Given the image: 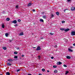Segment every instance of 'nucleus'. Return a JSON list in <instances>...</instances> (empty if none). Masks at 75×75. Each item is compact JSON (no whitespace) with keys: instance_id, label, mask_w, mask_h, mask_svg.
<instances>
[{"instance_id":"nucleus-50","label":"nucleus","mask_w":75,"mask_h":75,"mask_svg":"<svg viewBox=\"0 0 75 75\" xmlns=\"http://www.w3.org/2000/svg\"><path fill=\"white\" fill-rule=\"evenodd\" d=\"M0 75H3V74H1Z\"/></svg>"},{"instance_id":"nucleus-34","label":"nucleus","mask_w":75,"mask_h":75,"mask_svg":"<svg viewBox=\"0 0 75 75\" xmlns=\"http://www.w3.org/2000/svg\"><path fill=\"white\" fill-rule=\"evenodd\" d=\"M18 6H16V8H18Z\"/></svg>"},{"instance_id":"nucleus-24","label":"nucleus","mask_w":75,"mask_h":75,"mask_svg":"<svg viewBox=\"0 0 75 75\" xmlns=\"http://www.w3.org/2000/svg\"><path fill=\"white\" fill-rule=\"evenodd\" d=\"M54 73H57V70H55L54 71Z\"/></svg>"},{"instance_id":"nucleus-19","label":"nucleus","mask_w":75,"mask_h":75,"mask_svg":"<svg viewBox=\"0 0 75 75\" xmlns=\"http://www.w3.org/2000/svg\"><path fill=\"white\" fill-rule=\"evenodd\" d=\"M43 18L44 19L46 18V16H43Z\"/></svg>"},{"instance_id":"nucleus-3","label":"nucleus","mask_w":75,"mask_h":75,"mask_svg":"<svg viewBox=\"0 0 75 75\" xmlns=\"http://www.w3.org/2000/svg\"><path fill=\"white\" fill-rule=\"evenodd\" d=\"M13 60L11 59H8V61H9V62H12Z\"/></svg>"},{"instance_id":"nucleus-31","label":"nucleus","mask_w":75,"mask_h":75,"mask_svg":"<svg viewBox=\"0 0 75 75\" xmlns=\"http://www.w3.org/2000/svg\"><path fill=\"white\" fill-rule=\"evenodd\" d=\"M18 22H20V21H21V20L20 19H18Z\"/></svg>"},{"instance_id":"nucleus-22","label":"nucleus","mask_w":75,"mask_h":75,"mask_svg":"<svg viewBox=\"0 0 75 75\" xmlns=\"http://www.w3.org/2000/svg\"><path fill=\"white\" fill-rule=\"evenodd\" d=\"M42 71H43V72H45V69H42Z\"/></svg>"},{"instance_id":"nucleus-33","label":"nucleus","mask_w":75,"mask_h":75,"mask_svg":"<svg viewBox=\"0 0 75 75\" xmlns=\"http://www.w3.org/2000/svg\"><path fill=\"white\" fill-rule=\"evenodd\" d=\"M54 47L56 48L57 47V45H55L54 46Z\"/></svg>"},{"instance_id":"nucleus-35","label":"nucleus","mask_w":75,"mask_h":75,"mask_svg":"<svg viewBox=\"0 0 75 75\" xmlns=\"http://www.w3.org/2000/svg\"><path fill=\"white\" fill-rule=\"evenodd\" d=\"M38 58L40 59V58H41V57L40 56H39L38 57Z\"/></svg>"},{"instance_id":"nucleus-18","label":"nucleus","mask_w":75,"mask_h":75,"mask_svg":"<svg viewBox=\"0 0 75 75\" xmlns=\"http://www.w3.org/2000/svg\"><path fill=\"white\" fill-rule=\"evenodd\" d=\"M8 34L7 33L5 34V36L6 37H8Z\"/></svg>"},{"instance_id":"nucleus-14","label":"nucleus","mask_w":75,"mask_h":75,"mask_svg":"<svg viewBox=\"0 0 75 75\" xmlns=\"http://www.w3.org/2000/svg\"><path fill=\"white\" fill-rule=\"evenodd\" d=\"M56 14L57 16H59V12H57L56 13Z\"/></svg>"},{"instance_id":"nucleus-41","label":"nucleus","mask_w":75,"mask_h":75,"mask_svg":"<svg viewBox=\"0 0 75 75\" xmlns=\"http://www.w3.org/2000/svg\"><path fill=\"white\" fill-rule=\"evenodd\" d=\"M73 45H74V46H75V43H74Z\"/></svg>"},{"instance_id":"nucleus-8","label":"nucleus","mask_w":75,"mask_h":75,"mask_svg":"<svg viewBox=\"0 0 75 75\" xmlns=\"http://www.w3.org/2000/svg\"><path fill=\"white\" fill-rule=\"evenodd\" d=\"M32 5V4H31V3H30L28 4V7H30V6H31Z\"/></svg>"},{"instance_id":"nucleus-11","label":"nucleus","mask_w":75,"mask_h":75,"mask_svg":"<svg viewBox=\"0 0 75 75\" xmlns=\"http://www.w3.org/2000/svg\"><path fill=\"white\" fill-rule=\"evenodd\" d=\"M65 31H69V29H64Z\"/></svg>"},{"instance_id":"nucleus-36","label":"nucleus","mask_w":75,"mask_h":75,"mask_svg":"<svg viewBox=\"0 0 75 75\" xmlns=\"http://www.w3.org/2000/svg\"><path fill=\"white\" fill-rule=\"evenodd\" d=\"M51 17H54V15L52 14Z\"/></svg>"},{"instance_id":"nucleus-45","label":"nucleus","mask_w":75,"mask_h":75,"mask_svg":"<svg viewBox=\"0 0 75 75\" xmlns=\"http://www.w3.org/2000/svg\"><path fill=\"white\" fill-rule=\"evenodd\" d=\"M32 74H28V75H31Z\"/></svg>"},{"instance_id":"nucleus-2","label":"nucleus","mask_w":75,"mask_h":75,"mask_svg":"<svg viewBox=\"0 0 75 75\" xmlns=\"http://www.w3.org/2000/svg\"><path fill=\"white\" fill-rule=\"evenodd\" d=\"M41 50V48H40V47L39 46H38L37 47V49H36V50H37V51H39V50Z\"/></svg>"},{"instance_id":"nucleus-44","label":"nucleus","mask_w":75,"mask_h":75,"mask_svg":"<svg viewBox=\"0 0 75 75\" xmlns=\"http://www.w3.org/2000/svg\"><path fill=\"white\" fill-rule=\"evenodd\" d=\"M38 75H42V74H39Z\"/></svg>"},{"instance_id":"nucleus-20","label":"nucleus","mask_w":75,"mask_h":75,"mask_svg":"<svg viewBox=\"0 0 75 75\" xmlns=\"http://www.w3.org/2000/svg\"><path fill=\"white\" fill-rule=\"evenodd\" d=\"M10 20V18H6V21H9Z\"/></svg>"},{"instance_id":"nucleus-43","label":"nucleus","mask_w":75,"mask_h":75,"mask_svg":"<svg viewBox=\"0 0 75 75\" xmlns=\"http://www.w3.org/2000/svg\"><path fill=\"white\" fill-rule=\"evenodd\" d=\"M70 0H67L69 2L70 1Z\"/></svg>"},{"instance_id":"nucleus-10","label":"nucleus","mask_w":75,"mask_h":75,"mask_svg":"<svg viewBox=\"0 0 75 75\" xmlns=\"http://www.w3.org/2000/svg\"><path fill=\"white\" fill-rule=\"evenodd\" d=\"M2 48L4 50H7V48L6 47H2Z\"/></svg>"},{"instance_id":"nucleus-25","label":"nucleus","mask_w":75,"mask_h":75,"mask_svg":"<svg viewBox=\"0 0 75 75\" xmlns=\"http://www.w3.org/2000/svg\"><path fill=\"white\" fill-rule=\"evenodd\" d=\"M2 28H4V25H2Z\"/></svg>"},{"instance_id":"nucleus-6","label":"nucleus","mask_w":75,"mask_h":75,"mask_svg":"<svg viewBox=\"0 0 75 75\" xmlns=\"http://www.w3.org/2000/svg\"><path fill=\"white\" fill-rule=\"evenodd\" d=\"M71 11H74L75 10V8L74 7H72L71 8Z\"/></svg>"},{"instance_id":"nucleus-32","label":"nucleus","mask_w":75,"mask_h":75,"mask_svg":"<svg viewBox=\"0 0 75 75\" xmlns=\"http://www.w3.org/2000/svg\"><path fill=\"white\" fill-rule=\"evenodd\" d=\"M49 34H50V35H54V33H50Z\"/></svg>"},{"instance_id":"nucleus-47","label":"nucleus","mask_w":75,"mask_h":75,"mask_svg":"<svg viewBox=\"0 0 75 75\" xmlns=\"http://www.w3.org/2000/svg\"><path fill=\"white\" fill-rule=\"evenodd\" d=\"M17 25H15V26H17Z\"/></svg>"},{"instance_id":"nucleus-16","label":"nucleus","mask_w":75,"mask_h":75,"mask_svg":"<svg viewBox=\"0 0 75 75\" xmlns=\"http://www.w3.org/2000/svg\"><path fill=\"white\" fill-rule=\"evenodd\" d=\"M23 33H21L19 34V35H20V36H21V35H23Z\"/></svg>"},{"instance_id":"nucleus-9","label":"nucleus","mask_w":75,"mask_h":75,"mask_svg":"<svg viewBox=\"0 0 75 75\" xmlns=\"http://www.w3.org/2000/svg\"><path fill=\"white\" fill-rule=\"evenodd\" d=\"M66 58L67 59H71V57H70V56H67L66 57Z\"/></svg>"},{"instance_id":"nucleus-38","label":"nucleus","mask_w":75,"mask_h":75,"mask_svg":"<svg viewBox=\"0 0 75 75\" xmlns=\"http://www.w3.org/2000/svg\"><path fill=\"white\" fill-rule=\"evenodd\" d=\"M51 59H54V57H51Z\"/></svg>"},{"instance_id":"nucleus-48","label":"nucleus","mask_w":75,"mask_h":75,"mask_svg":"<svg viewBox=\"0 0 75 75\" xmlns=\"http://www.w3.org/2000/svg\"><path fill=\"white\" fill-rule=\"evenodd\" d=\"M9 42H11V41L10 40H9Z\"/></svg>"},{"instance_id":"nucleus-12","label":"nucleus","mask_w":75,"mask_h":75,"mask_svg":"<svg viewBox=\"0 0 75 75\" xmlns=\"http://www.w3.org/2000/svg\"><path fill=\"white\" fill-rule=\"evenodd\" d=\"M68 73H69V71H66L65 74V75H67Z\"/></svg>"},{"instance_id":"nucleus-26","label":"nucleus","mask_w":75,"mask_h":75,"mask_svg":"<svg viewBox=\"0 0 75 75\" xmlns=\"http://www.w3.org/2000/svg\"><path fill=\"white\" fill-rule=\"evenodd\" d=\"M63 66L64 67H67V65H65V64H64L63 65Z\"/></svg>"},{"instance_id":"nucleus-49","label":"nucleus","mask_w":75,"mask_h":75,"mask_svg":"<svg viewBox=\"0 0 75 75\" xmlns=\"http://www.w3.org/2000/svg\"><path fill=\"white\" fill-rule=\"evenodd\" d=\"M34 48H35V47H34Z\"/></svg>"},{"instance_id":"nucleus-23","label":"nucleus","mask_w":75,"mask_h":75,"mask_svg":"<svg viewBox=\"0 0 75 75\" xmlns=\"http://www.w3.org/2000/svg\"><path fill=\"white\" fill-rule=\"evenodd\" d=\"M18 52H14V54H17Z\"/></svg>"},{"instance_id":"nucleus-15","label":"nucleus","mask_w":75,"mask_h":75,"mask_svg":"<svg viewBox=\"0 0 75 75\" xmlns=\"http://www.w3.org/2000/svg\"><path fill=\"white\" fill-rule=\"evenodd\" d=\"M40 21H41V22H44V20L42 19H41L40 20Z\"/></svg>"},{"instance_id":"nucleus-1","label":"nucleus","mask_w":75,"mask_h":75,"mask_svg":"<svg viewBox=\"0 0 75 75\" xmlns=\"http://www.w3.org/2000/svg\"><path fill=\"white\" fill-rule=\"evenodd\" d=\"M71 35L72 36L75 35V32L74 31H72L71 33Z\"/></svg>"},{"instance_id":"nucleus-30","label":"nucleus","mask_w":75,"mask_h":75,"mask_svg":"<svg viewBox=\"0 0 75 75\" xmlns=\"http://www.w3.org/2000/svg\"><path fill=\"white\" fill-rule=\"evenodd\" d=\"M20 71V69L17 70L16 71V72H19V71Z\"/></svg>"},{"instance_id":"nucleus-13","label":"nucleus","mask_w":75,"mask_h":75,"mask_svg":"<svg viewBox=\"0 0 75 75\" xmlns=\"http://www.w3.org/2000/svg\"><path fill=\"white\" fill-rule=\"evenodd\" d=\"M68 50L69 51H70V52H72V51H73L72 50L70 49H69Z\"/></svg>"},{"instance_id":"nucleus-7","label":"nucleus","mask_w":75,"mask_h":75,"mask_svg":"<svg viewBox=\"0 0 75 75\" xmlns=\"http://www.w3.org/2000/svg\"><path fill=\"white\" fill-rule=\"evenodd\" d=\"M7 64L8 66H11V63H7Z\"/></svg>"},{"instance_id":"nucleus-4","label":"nucleus","mask_w":75,"mask_h":75,"mask_svg":"<svg viewBox=\"0 0 75 75\" xmlns=\"http://www.w3.org/2000/svg\"><path fill=\"white\" fill-rule=\"evenodd\" d=\"M17 21L15 20L13 21L12 22V23H14V24H16V23H17Z\"/></svg>"},{"instance_id":"nucleus-17","label":"nucleus","mask_w":75,"mask_h":75,"mask_svg":"<svg viewBox=\"0 0 75 75\" xmlns=\"http://www.w3.org/2000/svg\"><path fill=\"white\" fill-rule=\"evenodd\" d=\"M65 29L64 28H62L60 29V30H61L62 31H64Z\"/></svg>"},{"instance_id":"nucleus-21","label":"nucleus","mask_w":75,"mask_h":75,"mask_svg":"<svg viewBox=\"0 0 75 75\" xmlns=\"http://www.w3.org/2000/svg\"><path fill=\"white\" fill-rule=\"evenodd\" d=\"M64 40H65V42H67V41H68V40L67 39H64Z\"/></svg>"},{"instance_id":"nucleus-27","label":"nucleus","mask_w":75,"mask_h":75,"mask_svg":"<svg viewBox=\"0 0 75 75\" xmlns=\"http://www.w3.org/2000/svg\"><path fill=\"white\" fill-rule=\"evenodd\" d=\"M57 67V66H53V68H56V67Z\"/></svg>"},{"instance_id":"nucleus-40","label":"nucleus","mask_w":75,"mask_h":75,"mask_svg":"<svg viewBox=\"0 0 75 75\" xmlns=\"http://www.w3.org/2000/svg\"><path fill=\"white\" fill-rule=\"evenodd\" d=\"M67 10V9H65L64 10V12H65V11H66V10Z\"/></svg>"},{"instance_id":"nucleus-39","label":"nucleus","mask_w":75,"mask_h":75,"mask_svg":"<svg viewBox=\"0 0 75 75\" xmlns=\"http://www.w3.org/2000/svg\"><path fill=\"white\" fill-rule=\"evenodd\" d=\"M22 57H24V55H22Z\"/></svg>"},{"instance_id":"nucleus-46","label":"nucleus","mask_w":75,"mask_h":75,"mask_svg":"<svg viewBox=\"0 0 75 75\" xmlns=\"http://www.w3.org/2000/svg\"><path fill=\"white\" fill-rule=\"evenodd\" d=\"M17 50H19V48H17Z\"/></svg>"},{"instance_id":"nucleus-51","label":"nucleus","mask_w":75,"mask_h":75,"mask_svg":"<svg viewBox=\"0 0 75 75\" xmlns=\"http://www.w3.org/2000/svg\"><path fill=\"white\" fill-rule=\"evenodd\" d=\"M75 10V7H74V10Z\"/></svg>"},{"instance_id":"nucleus-28","label":"nucleus","mask_w":75,"mask_h":75,"mask_svg":"<svg viewBox=\"0 0 75 75\" xmlns=\"http://www.w3.org/2000/svg\"><path fill=\"white\" fill-rule=\"evenodd\" d=\"M17 56H15L14 57V58H15V59H17Z\"/></svg>"},{"instance_id":"nucleus-29","label":"nucleus","mask_w":75,"mask_h":75,"mask_svg":"<svg viewBox=\"0 0 75 75\" xmlns=\"http://www.w3.org/2000/svg\"><path fill=\"white\" fill-rule=\"evenodd\" d=\"M62 24H63V23H65V21H62Z\"/></svg>"},{"instance_id":"nucleus-42","label":"nucleus","mask_w":75,"mask_h":75,"mask_svg":"<svg viewBox=\"0 0 75 75\" xmlns=\"http://www.w3.org/2000/svg\"><path fill=\"white\" fill-rule=\"evenodd\" d=\"M47 72H50V71L49 70H47Z\"/></svg>"},{"instance_id":"nucleus-37","label":"nucleus","mask_w":75,"mask_h":75,"mask_svg":"<svg viewBox=\"0 0 75 75\" xmlns=\"http://www.w3.org/2000/svg\"><path fill=\"white\" fill-rule=\"evenodd\" d=\"M32 11H33V12H34V11H35V10L33 9V10H32Z\"/></svg>"},{"instance_id":"nucleus-5","label":"nucleus","mask_w":75,"mask_h":75,"mask_svg":"<svg viewBox=\"0 0 75 75\" xmlns=\"http://www.w3.org/2000/svg\"><path fill=\"white\" fill-rule=\"evenodd\" d=\"M57 65H61V64H62V62H58L57 63Z\"/></svg>"}]
</instances>
